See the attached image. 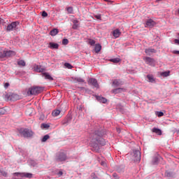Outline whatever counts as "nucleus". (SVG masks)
Wrapping results in <instances>:
<instances>
[{
	"label": "nucleus",
	"mask_w": 179,
	"mask_h": 179,
	"mask_svg": "<svg viewBox=\"0 0 179 179\" xmlns=\"http://www.w3.org/2000/svg\"><path fill=\"white\" fill-rule=\"evenodd\" d=\"M67 159L66 154L64 152H59L56 156V162H65Z\"/></svg>",
	"instance_id": "obj_6"
},
{
	"label": "nucleus",
	"mask_w": 179,
	"mask_h": 179,
	"mask_svg": "<svg viewBox=\"0 0 179 179\" xmlns=\"http://www.w3.org/2000/svg\"><path fill=\"white\" fill-rule=\"evenodd\" d=\"M4 87H6V89L8 88V87H9V83H6L4 84Z\"/></svg>",
	"instance_id": "obj_45"
},
{
	"label": "nucleus",
	"mask_w": 179,
	"mask_h": 179,
	"mask_svg": "<svg viewBox=\"0 0 179 179\" xmlns=\"http://www.w3.org/2000/svg\"><path fill=\"white\" fill-rule=\"evenodd\" d=\"M31 111H33V109L29 108V109H27V113H31Z\"/></svg>",
	"instance_id": "obj_47"
},
{
	"label": "nucleus",
	"mask_w": 179,
	"mask_h": 179,
	"mask_svg": "<svg viewBox=\"0 0 179 179\" xmlns=\"http://www.w3.org/2000/svg\"><path fill=\"white\" fill-rule=\"evenodd\" d=\"M94 51L95 52H96V54H99V52L101 51V45L96 44L94 48Z\"/></svg>",
	"instance_id": "obj_19"
},
{
	"label": "nucleus",
	"mask_w": 179,
	"mask_h": 179,
	"mask_svg": "<svg viewBox=\"0 0 179 179\" xmlns=\"http://www.w3.org/2000/svg\"><path fill=\"white\" fill-rule=\"evenodd\" d=\"M143 59L147 65H149L150 66H155V64L156 62L155 59L149 57H144Z\"/></svg>",
	"instance_id": "obj_5"
},
{
	"label": "nucleus",
	"mask_w": 179,
	"mask_h": 179,
	"mask_svg": "<svg viewBox=\"0 0 179 179\" xmlns=\"http://www.w3.org/2000/svg\"><path fill=\"white\" fill-rule=\"evenodd\" d=\"M10 100H13V101H15L16 100H19V95L18 94H12Z\"/></svg>",
	"instance_id": "obj_23"
},
{
	"label": "nucleus",
	"mask_w": 179,
	"mask_h": 179,
	"mask_svg": "<svg viewBox=\"0 0 179 179\" xmlns=\"http://www.w3.org/2000/svg\"><path fill=\"white\" fill-rule=\"evenodd\" d=\"M152 132H154L155 134H157V135H162V131L160 130V129H157L156 127H154L152 129Z\"/></svg>",
	"instance_id": "obj_20"
},
{
	"label": "nucleus",
	"mask_w": 179,
	"mask_h": 179,
	"mask_svg": "<svg viewBox=\"0 0 179 179\" xmlns=\"http://www.w3.org/2000/svg\"><path fill=\"white\" fill-rule=\"evenodd\" d=\"M24 1H29V0H24Z\"/></svg>",
	"instance_id": "obj_52"
},
{
	"label": "nucleus",
	"mask_w": 179,
	"mask_h": 179,
	"mask_svg": "<svg viewBox=\"0 0 179 179\" xmlns=\"http://www.w3.org/2000/svg\"><path fill=\"white\" fill-rule=\"evenodd\" d=\"M41 127L43 128V129H48L50 128V125L47 124H41Z\"/></svg>",
	"instance_id": "obj_36"
},
{
	"label": "nucleus",
	"mask_w": 179,
	"mask_h": 179,
	"mask_svg": "<svg viewBox=\"0 0 179 179\" xmlns=\"http://www.w3.org/2000/svg\"><path fill=\"white\" fill-rule=\"evenodd\" d=\"M64 66H66V68H68V69H72V68H73V66H72L71 64L69 63H65Z\"/></svg>",
	"instance_id": "obj_35"
},
{
	"label": "nucleus",
	"mask_w": 179,
	"mask_h": 179,
	"mask_svg": "<svg viewBox=\"0 0 179 179\" xmlns=\"http://www.w3.org/2000/svg\"><path fill=\"white\" fill-rule=\"evenodd\" d=\"M133 157L134 162H141V152L139 150L134 151Z\"/></svg>",
	"instance_id": "obj_7"
},
{
	"label": "nucleus",
	"mask_w": 179,
	"mask_h": 179,
	"mask_svg": "<svg viewBox=\"0 0 179 179\" xmlns=\"http://www.w3.org/2000/svg\"><path fill=\"white\" fill-rule=\"evenodd\" d=\"M173 52H174L175 54H179V50H175Z\"/></svg>",
	"instance_id": "obj_48"
},
{
	"label": "nucleus",
	"mask_w": 179,
	"mask_h": 179,
	"mask_svg": "<svg viewBox=\"0 0 179 179\" xmlns=\"http://www.w3.org/2000/svg\"><path fill=\"white\" fill-rule=\"evenodd\" d=\"M178 13L179 14V9L178 10Z\"/></svg>",
	"instance_id": "obj_51"
},
{
	"label": "nucleus",
	"mask_w": 179,
	"mask_h": 179,
	"mask_svg": "<svg viewBox=\"0 0 179 179\" xmlns=\"http://www.w3.org/2000/svg\"><path fill=\"white\" fill-rule=\"evenodd\" d=\"M155 25L156 22L153 20L150 19L147 20L145 27H149L150 29H152V27H154Z\"/></svg>",
	"instance_id": "obj_10"
},
{
	"label": "nucleus",
	"mask_w": 179,
	"mask_h": 179,
	"mask_svg": "<svg viewBox=\"0 0 179 179\" xmlns=\"http://www.w3.org/2000/svg\"><path fill=\"white\" fill-rule=\"evenodd\" d=\"M147 78L150 82H155V78H153V76L148 75Z\"/></svg>",
	"instance_id": "obj_34"
},
{
	"label": "nucleus",
	"mask_w": 179,
	"mask_h": 179,
	"mask_svg": "<svg viewBox=\"0 0 179 179\" xmlns=\"http://www.w3.org/2000/svg\"><path fill=\"white\" fill-rule=\"evenodd\" d=\"M145 52L147 55H152V54H156V50L153 49V48H146L145 50Z\"/></svg>",
	"instance_id": "obj_14"
},
{
	"label": "nucleus",
	"mask_w": 179,
	"mask_h": 179,
	"mask_svg": "<svg viewBox=\"0 0 179 179\" xmlns=\"http://www.w3.org/2000/svg\"><path fill=\"white\" fill-rule=\"evenodd\" d=\"M88 44H90V45H94V44H96V41L93 39H88Z\"/></svg>",
	"instance_id": "obj_31"
},
{
	"label": "nucleus",
	"mask_w": 179,
	"mask_h": 179,
	"mask_svg": "<svg viewBox=\"0 0 179 179\" xmlns=\"http://www.w3.org/2000/svg\"><path fill=\"white\" fill-rule=\"evenodd\" d=\"M50 139V136L48 134L45 135L42 138V142H47Z\"/></svg>",
	"instance_id": "obj_29"
},
{
	"label": "nucleus",
	"mask_w": 179,
	"mask_h": 179,
	"mask_svg": "<svg viewBox=\"0 0 179 179\" xmlns=\"http://www.w3.org/2000/svg\"><path fill=\"white\" fill-rule=\"evenodd\" d=\"M16 55V52L8 49L0 50V59H5V58H10Z\"/></svg>",
	"instance_id": "obj_2"
},
{
	"label": "nucleus",
	"mask_w": 179,
	"mask_h": 179,
	"mask_svg": "<svg viewBox=\"0 0 179 179\" xmlns=\"http://www.w3.org/2000/svg\"><path fill=\"white\" fill-rule=\"evenodd\" d=\"M68 43H69L68 39H66V38L63 39L62 44H64V45H66V44H68Z\"/></svg>",
	"instance_id": "obj_37"
},
{
	"label": "nucleus",
	"mask_w": 179,
	"mask_h": 179,
	"mask_svg": "<svg viewBox=\"0 0 179 179\" xmlns=\"http://www.w3.org/2000/svg\"><path fill=\"white\" fill-rule=\"evenodd\" d=\"M113 178H115V179H118V178H120V177L118 176V175H117V173H113Z\"/></svg>",
	"instance_id": "obj_41"
},
{
	"label": "nucleus",
	"mask_w": 179,
	"mask_h": 179,
	"mask_svg": "<svg viewBox=\"0 0 179 179\" xmlns=\"http://www.w3.org/2000/svg\"><path fill=\"white\" fill-rule=\"evenodd\" d=\"M110 62H113V64H118V62H120V61H121V59L118 57L117 58H114V59H110Z\"/></svg>",
	"instance_id": "obj_22"
},
{
	"label": "nucleus",
	"mask_w": 179,
	"mask_h": 179,
	"mask_svg": "<svg viewBox=\"0 0 179 179\" xmlns=\"http://www.w3.org/2000/svg\"><path fill=\"white\" fill-rule=\"evenodd\" d=\"M163 115H164L163 112H158L157 117H163Z\"/></svg>",
	"instance_id": "obj_42"
},
{
	"label": "nucleus",
	"mask_w": 179,
	"mask_h": 179,
	"mask_svg": "<svg viewBox=\"0 0 179 179\" xmlns=\"http://www.w3.org/2000/svg\"><path fill=\"white\" fill-rule=\"evenodd\" d=\"M69 122H71V119H65L64 120L62 121V125H64L65 127H66V125H68V124H69Z\"/></svg>",
	"instance_id": "obj_26"
},
{
	"label": "nucleus",
	"mask_w": 179,
	"mask_h": 179,
	"mask_svg": "<svg viewBox=\"0 0 179 179\" xmlns=\"http://www.w3.org/2000/svg\"><path fill=\"white\" fill-rule=\"evenodd\" d=\"M104 1H107V0H104Z\"/></svg>",
	"instance_id": "obj_53"
},
{
	"label": "nucleus",
	"mask_w": 179,
	"mask_h": 179,
	"mask_svg": "<svg viewBox=\"0 0 179 179\" xmlns=\"http://www.w3.org/2000/svg\"><path fill=\"white\" fill-rule=\"evenodd\" d=\"M94 17H95V19H97L98 20H101V15H95Z\"/></svg>",
	"instance_id": "obj_39"
},
{
	"label": "nucleus",
	"mask_w": 179,
	"mask_h": 179,
	"mask_svg": "<svg viewBox=\"0 0 179 179\" xmlns=\"http://www.w3.org/2000/svg\"><path fill=\"white\" fill-rule=\"evenodd\" d=\"M57 33H58V29H54L50 31V36H57Z\"/></svg>",
	"instance_id": "obj_25"
},
{
	"label": "nucleus",
	"mask_w": 179,
	"mask_h": 179,
	"mask_svg": "<svg viewBox=\"0 0 179 179\" xmlns=\"http://www.w3.org/2000/svg\"><path fill=\"white\" fill-rule=\"evenodd\" d=\"M124 83L120 79H115L112 80V86L114 87H118V86H122Z\"/></svg>",
	"instance_id": "obj_9"
},
{
	"label": "nucleus",
	"mask_w": 179,
	"mask_h": 179,
	"mask_svg": "<svg viewBox=\"0 0 179 179\" xmlns=\"http://www.w3.org/2000/svg\"><path fill=\"white\" fill-rule=\"evenodd\" d=\"M59 174L60 176H62V174H64V173H62V171H59Z\"/></svg>",
	"instance_id": "obj_49"
},
{
	"label": "nucleus",
	"mask_w": 179,
	"mask_h": 179,
	"mask_svg": "<svg viewBox=\"0 0 179 179\" xmlns=\"http://www.w3.org/2000/svg\"><path fill=\"white\" fill-rule=\"evenodd\" d=\"M122 92H125V89L115 88V89L111 90V93H113V94H118V93H122Z\"/></svg>",
	"instance_id": "obj_15"
},
{
	"label": "nucleus",
	"mask_w": 179,
	"mask_h": 179,
	"mask_svg": "<svg viewBox=\"0 0 179 179\" xmlns=\"http://www.w3.org/2000/svg\"><path fill=\"white\" fill-rule=\"evenodd\" d=\"M177 134H179V130L177 131Z\"/></svg>",
	"instance_id": "obj_50"
},
{
	"label": "nucleus",
	"mask_w": 179,
	"mask_h": 179,
	"mask_svg": "<svg viewBox=\"0 0 179 179\" xmlns=\"http://www.w3.org/2000/svg\"><path fill=\"white\" fill-rule=\"evenodd\" d=\"M92 136V137L90 145L92 148H99V143L102 146H104V145H106V140L101 138V137L103 136V134H101V131H95V134H93Z\"/></svg>",
	"instance_id": "obj_1"
},
{
	"label": "nucleus",
	"mask_w": 179,
	"mask_h": 179,
	"mask_svg": "<svg viewBox=\"0 0 179 179\" xmlns=\"http://www.w3.org/2000/svg\"><path fill=\"white\" fill-rule=\"evenodd\" d=\"M78 26L79 25L78 24V20H74L73 21V29L74 30H76V29H78Z\"/></svg>",
	"instance_id": "obj_28"
},
{
	"label": "nucleus",
	"mask_w": 179,
	"mask_h": 179,
	"mask_svg": "<svg viewBox=\"0 0 179 179\" xmlns=\"http://www.w3.org/2000/svg\"><path fill=\"white\" fill-rule=\"evenodd\" d=\"M44 88L41 87H34L31 88H29L27 94H29V96L31 95H34L36 96V94H40V93H41L42 92H43Z\"/></svg>",
	"instance_id": "obj_3"
},
{
	"label": "nucleus",
	"mask_w": 179,
	"mask_h": 179,
	"mask_svg": "<svg viewBox=\"0 0 179 179\" xmlns=\"http://www.w3.org/2000/svg\"><path fill=\"white\" fill-rule=\"evenodd\" d=\"M161 76H164V78H167V76H169L170 71H164L160 73Z\"/></svg>",
	"instance_id": "obj_27"
},
{
	"label": "nucleus",
	"mask_w": 179,
	"mask_h": 179,
	"mask_svg": "<svg viewBox=\"0 0 179 179\" xmlns=\"http://www.w3.org/2000/svg\"><path fill=\"white\" fill-rule=\"evenodd\" d=\"M113 37H115V38H118V37L121 36V31L118 29H115L113 31Z\"/></svg>",
	"instance_id": "obj_16"
},
{
	"label": "nucleus",
	"mask_w": 179,
	"mask_h": 179,
	"mask_svg": "<svg viewBox=\"0 0 179 179\" xmlns=\"http://www.w3.org/2000/svg\"><path fill=\"white\" fill-rule=\"evenodd\" d=\"M61 114V110L56 109L52 112V117H58Z\"/></svg>",
	"instance_id": "obj_18"
},
{
	"label": "nucleus",
	"mask_w": 179,
	"mask_h": 179,
	"mask_svg": "<svg viewBox=\"0 0 179 179\" xmlns=\"http://www.w3.org/2000/svg\"><path fill=\"white\" fill-rule=\"evenodd\" d=\"M88 83L94 87H99V83H97V80H96V78H90Z\"/></svg>",
	"instance_id": "obj_11"
},
{
	"label": "nucleus",
	"mask_w": 179,
	"mask_h": 179,
	"mask_svg": "<svg viewBox=\"0 0 179 179\" xmlns=\"http://www.w3.org/2000/svg\"><path fill=\"white\" fill-rule=\"evenodd\" d=\"M15 176H17V177H18V176H20L22 178H25L26 177V173H19V172H16L14 173Z\"/></svg>",
	"instance_id": "obj_24"
},
{
	"label": "nucleus",
	"mask_w": 179,
	"mask_h": 179,
	"mask_svg": "<svg viewBox=\"0 0 179 179\" xmlns=\"http://www.w3.org/2000/svg\"><path fill=\"white\" fill-rule=\"evenodd\" d=\"M25 178H33V174L30 173H25Z\"/></svg>",
	"instance_id": "obj_33"
},
{
	"label": "nucleus",
	"mask_w": 179,
	"mask_h": 179,
	"mask_svg": "<svg viewBox=\"0 0 179 179\" xmlns=\"http://www.w3.org/2000/svg\"><path fill=\"white\" fill-rule=\"evenodd\" d=\"M34 69L35 71V72H44V71H45V69L43 67H41V66L40 65H37V64H34Z\"/></svg>",
	"instance_id": "obj_12"
},
{
	"label": "nucleus",
	"mask_w": 179,
	"mask_h": 179,
	"mask_svg": "<svg viewBox=\"0 0 179 179\" xmlns=\"http://www.w3.org/2000/svg\"><path fill=\"white\" fill-rule=\"evenodd\" d=\"M42 16H43V17H47V16H48V13H47V12H45V11H43Z\"/></svg>",
	"instance_id": "obj_40"
},
{
	"label": "nucleus",
	"mask_w": 179,
	"mask_h": 179,
	"mask_svg": "<svg viewBox=\"0 0 179 179\" xmlns=\"http://www.w3.org/2000/svg\"><path fill=\"white\" fill-rule=\"evenodd\" d=\"M3 114H5V109L0 108V115H3Z\"/></svg>",
	"instance_id": "obj_38"
},
{
	"label": "nucleus",
	"mask_w": 179,
	"mask_h": 179,
	"mask_svg": "<svg viewBox=\"0 0 179 179\" xmlns=\"http://www.w3.org/2000/svg\"><path fill=\"white\" fill-rule=\"evenodd\" d=\"M20 134L22 135L24 138H30V136H33V131L29 129H20Z\"/></svg>",
	"instance_id": "obj_4"
},
{
	"label": "nucleus",
	"mask_w": 179,
	"mask_h": 179,
	"mask_svg": "<svg viewBox=\"0 0 179 179\" xmlns=\"http://www.w3.org/2000/svg\"><path fill=\"white\" fill-rule=\"evenodd\" d=\"M18 65H20V66H26V62H24V60H20Z\"/></svg>",
	"instance_id": "obj_30"
},
{
	"label": "nucleus",
	"mask_w": 179,
	"mask_h": 179,
	"mask_svg": "<svg viewBox=\"0 0 179 179\" xmlns=\"http://www.w3.org/2000/svg\"><path fill=\"white\" fill-rule=\"evenodd\" d=\"M42 75L44 76L45 79H48V80H54V78L51 77L48 73H43Z\"/></svg>",
	"instance_id": "obj_17"
},
{
	"label": "nucleus",
	"mask_w": 179,
	"mask_h": 179,
	"mask_svg": "<svg viewBox=\"0 0 179 179\" xmlns=\"http://www.w3.org/2000/svg\"><path fill=\"white\" fill-rule=\"evenodd\" d=\"M96 99H97V100H99V101H101V103H107V99H106L104 97L97 96Z\"/></svg>",
	"instance_id": "obj_21"
},
{
	"label": "nucleus",
	"mask_w": 179,
	"mask_h": 179,
	"mask_svg": "<svg viewBox=\"0 0 179 179\" xmlns=\"http://www.w3.org/2000/svg\"><path fill=\"white\" fill-rule=\"evenodd\" d=\"M175 44H178L179 45V39H175Z\"/></svg>",
	"instance_id": "obj_46"
},
{
	"label": "nucleus",
	"mask_w": 179,
	"mask_h": 179,
	"mask_svg": "<svg viewBox=\"0 0 179 179\" xmlns=\"http://www.w3.org/2000/svg\"><path fill=\"white\" fill-rule=\"evenodd\" d=\"M165 174L167 177H171V173L170 172H166Z\"/></svg>",
	"instance_id": "obj_44"
},
{
	"label": "nucleus",
	"mask_w": 179,
	"mask_h": 179,
	"mask_svg": "<svg viewBox=\"0 0 179 179\" xmlns=\"http://www.w3.org/2000/svg\"><path fill=\"white\" fill-rule=\"evenodd\" d=\"M68 13H73V8L68 7L66 8Z\"/></svg>",
	"instance_id": "obj_32"
},
{
	"label": "nucleus",
	"mask_w": 179,
	"mask_h": 179,
	"mask_svg": "<svg viewBox=\"0 0 179 179\" xmlns=\"http://www.w3.org/2000/svg\"><path fill=\"white\" fill-rule=\"evenodd\" d=\"M17 24H19V23L16 22H12L11 24H8L6 28L7 31H12L13 30H15Z\"/></svg>",
	"instance_id": "obj_8"
},
{
	"label": "nucleus",
	"mask_w": 179,
	"mask_h": 179,
	"mask_svg": "<svg viewBox=\"0 0 179 179\" xmlns=\"http://www.w3.org/2000/svg\"><path fill=\"white\" fill-rule=\"evenodd\" d=\"M77 82H79L80 83H83V82H85V80L82 78H78Z\"/></svg>",
	"instance_id": "obj_43"
},
{
	"label": "nucleus",
	"mask_w": 179,
	"mask_h": 179,
	"mask_svg": "<svg viewBox=\"0 0 179 179\" xmlns=\"http://www.w3.org/2000/svg\"><path fill=\"white\" fill-rule=\"evenodd\" d=\"M59 45L58 43L50 42L49 43L48 48H51V50H58Z\"/></svg>",
	"instance_id": "obj_13"
}]
</instances>
